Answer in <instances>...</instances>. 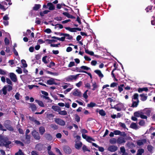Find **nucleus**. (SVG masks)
<instances>
[{
	"mask_svg": "<svg viewBox=\"0 0 155 155\" xmlns=\"http://www.w3.org/2000/svg\"><path fill=\"white\" fill-rule=\"evenodd\" d=\"M45 131V128L44 127H41L39 128V132L42 135Z\"/></svg>",
	"mask_w": 155,
	"mask_h": 155,
	"instance_id": "nucleus-26",
	"label": "nucleus"
},
{
	"mask_svg": "<svg viewBox=\"0 0 155 155\" xmlns=\"http://www.w3.org/2000/svg\"><path fill=\"white\" fill-rule=\"evenodd\" d=\"M144 152V149H140L138 150L136 155H142V154Z\"/></svg>",
	"mask_w": 155,
	"mask_h": 155,
	"instance_id": "nucleus-28",
	"label": "nucleus"
},
{
	"mask_svg": "<svg viewBox=\"0 0 155 155\" xmlns=\"http://www.w3.org/2000/svg\"><path fill=\"white\" fill-rule=\"evenodd\" d=\"M65 28L66 30L71 32H75L77 31H81V29L78 28H71L69 27H66Z\"/></svg>",
	"mask_w": 155,
	"mask_h": 155,
	"instance_id": "nucleus-4",
	"label": "nucleus"
},
{
	"mask_svg": "<svg viewBox=\"0 0 155 155\" xmlns=\"http://www.w3.org/2000/svg\"><path fill=\"white\" fill-rule=\"evenodd\" d=\"M48 57L46 56H45L42 58V61L45 64H47L49 62V60L47 59Z\"/></svg>",
	"mask_w": 155,
	"mask_h": 155,
	"instance_id": "nucleus-30",
	"label": "nucleus"
},
{
	"mask_svg": "<svg viewBox=\"0 0 155 155\" xmlns=\"http://www.w3.org/2000/svg\"><path fill=\"white\" fill-rule=\"evenodd\" d=\"M6 49L5 50V52L7 53H9V54L7 55V56H10L12 55V52H10V49L8 47H6Z\"/></svg>",
	"mask_w": 155,
	"mask_h": 155,
	"instance_id": "nucleus-34",
	"label": "nucleus"
},
{
	"mask_svg": "<svg viewBox=\"0 0 155 155\" xmlns=\"http://www.w3.org/2000/svg\"><path fill=\"white\" fill-rule=\"evenodd\" d=\"M82 145V143L81 142L78 141L76 142L75 147L77 149L79 150L81 147Z\"/></svg>",
	"mask_w": 155,
	"mask_h": 155,
	"instance_id": "nucleus-13",
	"label": "nucleus"
},
{
	"mask_svg": "<svg viewBox=\"0 0 155 155\" xmlns=\"http://www.w3.org/2000/svg\"><path fill=\"white\" fill-rule=\"evenodd\" d=\"M141 113H143L142 112L136 111L134 113V116L135 117H140Z\"/></svg>",
	"mask_w": 155,
	"mask_h": 155,
	"instance_id": "nucleus-31",
	"label": "nucleus"
},
{
	"mask_svg": "<svg viewBox=\"0 0 155 155\" xmlns=\"http://www.w3.org/2000/svg\"><path fill=\"white\" fill-rule=\"evenodd\" d=\"M97 75L99 78H100V79L104 76V75L102 73L101 71L99 70H97Z\"/></svg>",
	"mask_w": 155,
	"mask_h": 155,
	"instance_id": "nucleus-33",
	"label": "nucleus"
},
{
	"mask_svg": "<svg viewBox=\"0 0 155 155\" xmlns=\"http://www.w3.org/2000/svg\"><path fill=\"white\" fill-rule=\"evenodd\" d=\"M139 124L140 126H143L145 124V122L143 120H141L139 122Z\"/></svg>",
	"mask_w": 155,
	"mask_h": 155,
	"instance_id": "nucleus-57",
	"label": "nucleus"
},
{
	"mask_svg": "<svg viewBox=\"0 0 155 155\" xmlns=\"http://www.w3.org/2000/svg\"><path fill=\"white\" fill-rule=\"evenodd\" d=\"M7 89L6 87H5V86L2 89V91L4 95H6L7 94Z\"/></svg>",
	"mask_w": 155,
	"mask_h": 155,
	"instance_id": "nucleus-54",
	"label": "nucleus"
},
{
	"mask_svg": "<svg viewBox=\"0 0 155 155\" xmlns=\"http://www.w3.org/2000/svg\"><path fill=\"white\" fill-rule=\"evenodd\" d=\"M78 75H71L68 77L69 80H72L73 79H76Z\"/></svg>",
	"mask_w": 155,
	"mask_h": 155,
	"instance_id": "nucleus-41",
	"label": "nucleus"
},
{
	"mask_svg": "<svg viewBox=\"0 0 155 155\" xmlns=\"http://www.w3.org/2000/svg\"><path fill=\"white\" fill-rule=\"evenodd\" d=\"M118 84L116 82H113L111 83L110 85V87H114L117 86Z\"/></svg>",
	"mask_w": 155,
	"mask_h": 155,
	"instance_id": "nucleus-58",
	"label": "nucleus"
},
{
	"mask_svg": "<svg viewBox=\"0 0 155 155\" xmlns=\"http://www.w3.org/2000/svg\"><path fill=\"white\" fill-rule=\"evenodd\" d=\"M47 84L49 85L56 84L55 82V80L52 78H51V79L47 80Z\"/></svg>",
	"mask_w": 155,
	"mask_h": 155,
	"instance_id": "nucleus-12",
	"label": "nucleus"
},
{
	"mask_svg": "<svg viewBox=\"0 0 155 155\" xmlns=\"http://www.w3.org/2000/svg\"><path fill=\"white\" fill-rule=\"evenodd\" d=\"M75 64L74 62H71L68 65V67H71L74 66Z\"/></svg>",
	"mask_w": 155,
	"mask_h": 155,
	"instance_id": "nucleus-64",
	"label": "nucleus"
},
{
	"mask_svg": "<svg viewBox=\"0 0 155 155\" xmlns=\"http://www.w3.org/2000/svg\"><path fill=\"white\" fill-rule=\"evenodd\" d=\"M47 5L49 7L48 9L50 10H53L54 9V5L51 3H48Z\"/></svg>",
	"mask_w": 155,
	"mask_h": 155,
	"instance_id": "nucleus-21",
	"label": "nucleus"
},
{
	"mask_svg": "<svg viewBox=\"0 0 155 155\" xmlns=\"http://www.w3.org/2000/svg\"><path fill=\"white\" fill-rule=\"evenodd\" d=\"M63 14L68 18H71L72 16L70 15L68 13L64 12L63 13Z\"/></svg>",
	"mask_w": 155,
	"mask_h": 155,
	"instance_id": "nucleus-47",
	"label": "nucleus"
},
{
	"mask_svg": "<svg viewBox=\"0 0 155 155\" xmlns=\"http://www.w3.org/2000/svg\"><path fill=\"white\" fill-rule=\"evenodd\" d=\"M62 87H63V89H70L71 90H72L74 87L72 85H71L69 83H65L64 85H63Z\"/></svg>",
	"mask_w": 155,
	"mask_h": 155,
	"instance_id": "nucleus-5",
	"label": "nucleus"
},
{
	"mask_svg": "<svg viewBox=\"0 0 155 155\" xmlns=\"http://www.w3.org/2000/svg\"><path fill=\"white\" fill-rule=\"evenodd\" d=\"M30 137L29 135H26V138L23 141L25 143H29Z\"/></svg>",
	"mask_w": 155,
	"mask_h": 155,
	"instance_id": "nucleus-20",
	"label": "nucleus"
},
{
	"mask_svg": "<svg viewBox=\"0 0 155 155\" xmlns=\"http://www.w3.org/2000/svg\"><path fill=\"white\" fill-rule=\"evenodd\" d=\"M85 52L91 55H93L94 54V52L91 51H90L87 49H85Z\"/></svg>",
	"mask_w": 155,
	"mask_h": 155,
	"instance_id": "nucleus-44",
	"label": "nucleus"
},
{
	"mask_svg": "<svg viewBox=\"0 0 155 155\" xmlns=\"http://www.w3.org/2000/svg\"><path fill=\"white\" fill-rule=\"evenodd\" d=\"M153 147L150 145H149L147 146V149L149 152L151 153L153 150Z\"/></svg>",
	"mask_w": 155,
	"mask_h": 155,
	"instance_id": "nucleus-35",
	"label": "nucleus"
},
{
	"mask_svg": "<svg viewBox=\"0 0 155 155\" xmlns=\"http://www.w3.org/2000/svg\"><path fill=\"white\" fill-rule=\"evenodd\" d=\"M73 94L75 96H80L81 95V92L78 89H75L72 91Z\"/></svg>",
	"mask_w": 155,
	"mask_h": 155,
	"instance_id": "nucleus-8",
	"label": "nucleus"
},
{
	"mask_svg": "<svg viewBox=\"0 0 155 155\" xmlns=\"http://www.w3.org/2000/svg\"><path fill=\"white\" fill-rule=\"evenodd\" d=\"M35 101L41 107H44V105L43 102L40 101L36 100Z\"/></svg>",
	"mask_w": 155,
	"mask_h": 155,
	"instance_id": "nucleus-29",
	"label": "nucleus"
},
{
	"mask_svg": "<svg viewBox=\"0 0 155 155\" xmlns=\"http://www.w3.org/2000/svg\"><path fill=\"white\" fill-rule=\"evenodd\" d=\"M10 78L11 80L14 82L17 81V78L16 75L13 73H10L9 74Z\"/></svg>",
	"mask_w": 155,
	"mask_h": 155,
	"instance_id": "nucleus-6",
	"label": "nucleus"
},
{
	"mask_svg": "<svg viewBox=\"0 0 155 155\" xmlns=\"http://www.w3.org/2000/svg\"><path fill=\"white\" fill-rule=\"evenodd\" d=\"M5 87H6V89H7L8 91H10L12 90V87L11 85H5Z\"/></svg>",
	"mask_w": 155,
	"mask_h": 155,
	"instance_id": "nucleus-49",
	"label": "nucleus"
},
{
	"mask_svg": "<svg viewBox=\"0 0 155 155\" xmlns=\"http://www.w3.org/2000/svg\"><path fill=\"white\" fill-rule=\"evenodd\" d=\"M6 74V72L0 68V74L2 75H5Z\"/></svg>",
	"mask_w": 155,
	"mask_h": 155,
	"instance_id": "nucleus-59",
	"label": "nucleus"
},
{
	"mask_svg": "<svg viewBox=\"0 0 155 155\" xmlns=\"http://www.w3.org/2000/svg\"><path fill=\"white\" fill-rule=\"evenodd\" d=\"M15 155H23V154L21 150H20L18 153H15Z\"/></svg>",
	"mask_w": 155,
	"mask_h": 155,
	"instance_id": "nucleus-62",
	"label": "nucleus"
},
{
	"mask_svg": "<svg viewBox=\"0 0 155 155\" xmlns=\"http://www.w3.org/2000/svg\"><path fill=\"white\" fill-rule=\"evenodd\" d=\"M61 35L64 36L65 38L69 40H71L72 39V37L68 34H61Z\"/></svg>",
	"mask_w": 155,
	"mask_h": 155,
	"instance_id": "nucleus-17",
	"label": "nucleus"
},
{
	"mask_svg": "<svg viewBox=\"0 0 155 155\" xmlns=\"http://www.w3.org/2000/svg\"><path fill=\"white\" fill-rule=\"evenodd\" d=\"M98 112H99V114L102 116H104L106 115L105 111L103 109L99 110V111L97 110Z\"/></svg>",
	"mask_w": 155,
	"mask_h": 155,
	"instance_id": "nucleus-25",
	"label": "nucleus"
},
{
	"mask_svg": "<svg viewBox=\"0 0 155 155\" xmlns=\"http://www.w3.org/2000/svg\"><path fill=\"white\" fill-rule=\"evenodd\" d=\"M147 142V140L146 139L144 138L141 140H139L137 142V144L138 145L140 146L143 145L144 143H145Z\"/></svg>",
	"mask_w": 155,
	"mask_h": 155,
	"instance_id": "nucleus-11",
	"label": "nucleus"
},
{
	"mask_svg": "<svg viewBox=\"0 0 155 155\" xmlns=\"http://www.w3.org/2000/svg\"><path fill=\"white\" fill-rule=\"evenodd\" d=\"M80 117L77 114H75V120L77 122H78L80 121Z\"/></svg>",
	"mask_w": 155,
	"mask_h": 155,
	"instance_id": "nucleus-46",
	"label": "nucleus"
},
{
	"mask_svg": "<svg viewBox=\"0 0 155 155\" xmlns=\"http://www.w3.org/2000/svg\"><path fill=\"white\" fill-rule=\"evenodd\" d=\"M140 96L141 100L143 101H146L147 98V96L145 95L144 94H140Z\"/></svg>",
	"mask_w": 155,
	"mask_h": 155,
	"instance_id": "nucleus-18",
	"label": "nucleus"
},
{
	"mask_svg": "<svg viewBox=\"0 0 155 155\" xmlns=\"http://www.w3.org/2000/svg\"><path fill=\"white\" fill-rule=\"evenodd\" d=\"M52 109L54 110L55 111H58L59 109V107L55 106H53L52 107Z\"/></svg>",
	"mask_w": 155,
	"mask_h": 155,
	"instance_id": "nucleus-51",
	"label": "nucleus"
},
{
	"mask_svg": "<svg viewBox=\"0 0 155 155\" xmlns=\"http://www.w3.org/2000/svg\"><path fill=\"white\" fill-rule=\"evenodd\" d=\"M41 5L39 4H35L33 7V9L35 10H37L41 7Z\"/></svg>",
	"mask_w": 155,
	"mask_h": 155,
	"instance_id": "nucleus-36",
	"label": "nucleus"
},
{
	"mask_svg": "<svg viewBox=\"0 0 155 155\" xmlns=\"http://www.w3.org/2000/svg\"><path fill=\"white\" fill-rule=\"evenodd\" d=\"M64 151L66 153L69 154L71 153V150L70 147H66L64 148Z\"/></svg>",
	"mask_w": 155,
	"mask_h": 155,
	"instance_id": "nucleus-22",
	"label": "nucleus"
},
{
	"mask_svg": "<svg viewBox=\"0 0 155 155\" xmlns=\"http://www.w3.org/2000/svg\"><path fill=\"white\" fill-rule=\"evenodd\" d=\"M15 98L17 100H19L20 95L18 93H17L15 96Z\"/></svg>",
	"mask_w": 155,
	"mask_h": 155,
	"instance_id": "nucleus-60",
	"label": "nucleus"
},
{
	"mask_svg": "<svg viewBox=\"0 0 155 155\" xmlns=\"http://www.w3.org/2000/svg\"><path fill=\"white\" fill-rule=\"evenodd\" d=\"M59 114L62 115H66L67 114V112L65 110L61 111L59 112Z\"/></svg>",
	"mask_w": 155,
	"mask_h": 155,
	"instance_id": "nucleus-53",
	"label": "nucleus"
},
{
	"mask_svg": "<svg viewBox=\"0 0 155 155\" xmlns=\"http://www.w3.org/2000/svg\"><path fill=\"white\" fill-rule=\"evenodd\" d=\"M110 105L111 108L114 109L117 111H121L123 106V105L122 104H118L115 106H113L111 104H110Z\"/></svg>",
	"mask_w": 155,
	"mask_h": 155,
	"instance_id": "nucleus-3",
	"label": "nucleus"
},
{
	"mask_svg": "<svg viewBox=\"0 0 155 155\" xmlns=\"http://www.w3.org/2000/svg\"><path fill=\"white\" fill-rule=\"evenodd\" d=\"M17 68L18 69L16 70V72L19 74H21L22 73V70L21 68L19 67H18Z\"/></svg>",
	"mask_w": 155,
	"mask_h": 155,
	"instance_id": "nucleus-52",
	"label": "nucleus"
},
{
	"mask_svg": "<svg viewBox=\"0 0 155 155\" xmlns=\"http://www.w3.org/2000/svg\"><path fill=\"white\" fill-rule=\"evenodd\" d=\"M81 69L87 70L90 69V68L87 67L86 66H82L81 67Z\"/></svg>",
	"mask_w": 155,
	"mask_h": 155,
	"instance_id": "nucleus-56",
	"label": "nucleus"
},
{
	"mask_svg": "<svg viewBox=\"0 0 155 155\" xmlns=\"http://www.w3.org/2000/svg\"><path fill=\"white\" fill-rule=\"evenodd\" d=\"M114 134L115 135H120L121 132L119 130H115L114 131Z\"/></svg>",
	"mask_w": 155,
	"mask_h": 155,
	"instance_id": "nucleus-55",
	"label": "nucleus"
},
{
	"mask_svg": "<svg viewBox=\"0 0 155 155\" xmlns=\"http://www.w3.org/2000/svg\"><path fill=\"white\" fill-rule=\"evenodd\" d=\"M132 104L131 107H137L139 104V100H137L136 101H134L132 100Z\"/></svg>",
	"mask_w": 155,
	"mask_h": 155,
	"instance_id": "nucleus-15",
	"label": "nucleus"
},
{
	"mask_svg": "<svg viewBox=\"0 0 155 155\" xmlns=\"http://www.w3.org/2000/svg\"><path fill=\"white\" fill-rule=\"evenodd\" d=\"M125 142L124 139L121 137H119L117 140V142L119 144L124 143H125Z\"/></svg>",
	"mask_w": 155,
	"mask_h": 155,
	"instance_id": "nucleus-14",
	"label": "nucleus"
},
{
	"mask_svg": "<svg viewBox=\"0 0 155 155\" xmlns=\"http://www.w3.org/2000/svg\"><path fill=\"white\" fill-rule=\"evenodd\" d=\"M130 127L135 129H136L137 128V126L136 123L132 122L130 126Z\"/></svg>",
	"mask_w": 155,
	"mask_h": 155,
	"instance_id": "nucleus-23",
	"label": "nucleus"
},
{
	"mask_svg": "<svg viewBox=\"0 0 155 155\" xmlns=\"http://www.w3.org/2000/svg\"><path fill=\"white\" fill-rule=\"evenodd\" d=\"M138 94L137 93H135L133 96V99L136 100L137 101L139 100L138 98Z\"/></svg>",
	"mask_w": 155,
	"mask_h": 155,
	"instance_id": "nucleus-40",
	"label": "nucleus"
},
{
	"mask_svg": "<svg viewBox=\"0 0 155 155\" xmlns=\"http://www.w3.org/2000/svg\"><path fill=\"white\" fill-rule=\"evenodd\" d=\"M153 7V6L152 5H150L148 6L145 9L146 12H149L151 10L152 8Z\"/></svg>",
	"mask_w": 155,
	"mask_h": 155,
	"instance_id": "nucleus-42",
	"label": "nucleus"
},
{
	"mask_svg": "<svg viewBox=\"0 0 155 155\" xmlns=\"http://www.w3.org/2000/svg\"><path fill=\"white\" fill-rule=\"evenodd\" d=\"M52 38H54L58 40H59L61 41H64V39H65V37L64 36V37H62L61 38H58L56 37H52Z\"/></svg>",
	"mask_w": 155,
	"mask_h": 155,
	"instance_id": "nucleus-32",
	"label": "nucleus"
},
{
	"mask_svg": "<svg viewBox=\"0 0 155 155\" xmlns=\"http://www.w3.org/2000/svg\"><path fill=\"white\" fill-rule=\"evenodd\" d=\"M96 105L95 103L93 102H91L90 103L88 104H87V107H94Z\"/></svg>",
	"mask_w": 155,
	"mask_h": 155,
	"instance_id": "nucleus-38",
	"label": "nucleus"
},
{
	"mask_svg": "<svg viewBox=\"0 0 155 155\" xmlns=\"http://www.w3.org/2000/svg\"><path fill=\"white\" fill-rule=\"evenodd\" d=\"M55 122L59 125L64 126L65 125V122L64 121L59 118H56L55 120Z\"/></svg>",
	"mask_w": 155,
	"mask_h": 155,
	"instance_id": "nucleus-7",
	"label": "nucleus"
},
{
	"mask_svg": "<svg viewBox=\"0 0 155 155\" xmlns=\"http://www.w3.org/2000/svg\"><path fill=\"white\" fill-rule=\"evenodd\" d=\"M45 137L48 140H51L52 139V137L49 134H47L45 135Z\"/></svg>",
	"mask_w": 155,
	"mask_h": 155,
	"instance_id": "nucleus-48",
	"label": "nucleus"
},
{
	"mask_svg": "<svg viewBox=\"0 0 155 155\" xmlns=\"http://www.w3.org/2000/svg\"><path fill=\"white\" fill-rule=\"evenodd\" d=\"M119 124L120 125V126L124 128L125 129L126 128V126L125 124L124 123L120 122L119 123Z\"/></svg>",
	"mask_w": 155,
	"mask_h": 155,
	"instance_id": "nucleus-61",
	"label": "nucleus"
},
{
	"mask_svg": "<svg viewBox=\"0 0 155 155\" xmlns=\"http://www.w3.org/2000/svg\"><path fill=\"white\" fill-rule=\"evenodd\" d=\"M32 135L34 137L35 139L37 140H39L40 139V137L39 135V134L35 130H34L32 132Z\"/></svg>",
	"mask_w": 155,
	"mask_h": 155,
	"instance_id": "nucleus-9",
	"label": "nucleus"
},
{
	"mask_svg": "<svg viewBox=\"0 0 155 155\" xmlns=\"http://www.w3.org/2000/svg\"><path fill=\"white\" fill-rule=\"evenodd\" d=\"M88 90H86L83 94V97H84V98L86 99H87L88 98V96L87 94V92H88Z\"/></svg>",
	"mask_w": 155,
	"mask_h": 155,
	"instance_id": "nucleus-50",
	"label": "nucleus"
},
{
	"mask_svg": "<svg viewBox=\"0 0 155 155\" xmlns=\"http://www.w3.org/2000/svg\"><path fill=\"white\" fill-rule=\"evenodd\" d=\"M30 107L32 111H35L37 109V107L35 105L33 104H30Z\"/></svg>",
	"mask_w": 155,
	"mask_h": 155,
	"instance_id": "nucleus-24",
	"label": "nucleus"
},
{
	"mask_svg": "<svg viewBox=\"0 0 155 155\" xmlns=\"http://www.w3.org/2000/svg\"><path fill=\"white\" fill-rule=\"evenodd\" d=\"M114 68L113 69L112 71L111 74L112 75V77L115 78V75L114 74V72L117 68V63L116 62H115L114 64Z\"/></svg>",
	"mask_w": 155,
	"mask_h": 155,
	"instance_id": "nucleus-16",
	"label": "nucleus"
},
{
	"mask_svg": "<svg viewBox=\"0 0 155 155\" xmlns=\"http://www.w3.org/2000/svg\"><path fill=\"white\" fill-rule=\"evenodd\" d=\"M117 140L115 138H113L110 140V142L111 144H114L116 143Z\"/></svg>",
	"mask_w": 155,
	"mask_h": 155,
	"instance_id": "nucleus-45",
	"label": "nucleus"
},
{
	"mask_svg": "<svg viewBox=\"0 0 155 155\" xmlns=\"http://www.w3.org/2000/svg\"><path fill=\"white\" fill-rule=\"evenodd\" d=\"M21 62L23 65V68H26L27 66V64L26 63L24 59H22L21 60Z\"/></svg>",
	"mask_w": 155,
	"mask_h": 155,
	"instance_id": "nucleus-37",
	"label": "nucleus"
},
{
	"mask_svg": "<svg viewBox=\"0 0 155 155\" xmlns=\"http://www.w3.org/2000/svg\"><path fill=\"white\" fill-rule=\"evenodd\" d=\"M10 143L11 142L7 137L0 135V146H5L6 147H8Z\"/></svg>",
	"mask_w": 155,
	"mask_h": 155,
	"instance_id": "nucleus-1",
	"label": "nucleus"
},
{
	"mask_svg": "<svg viewBox=\"0 0 155 155\" xmlns=\"http://www.w3.org/2000/svg\"><path fill=\"white\" fill-rule=\"evenodd\" d=\"M87 133V131L85 129L82 130V136L83 138L85 139L89 142H92V141H95V140L92 137L87 136L85 134Z\"/></svg>",
	"mask_w": 155,
	"mask_h": 155,
	"instance_id": "nucleus-2",
	"label": "nucleus"
},
{
	"mask_svg": "<svg viewBox=\"0 0 155 155\" xmlns=\"http://www.w3.org/2000/svg\"><path fill=\"white\" fill-rule=\"evenodd\" d=\"M49 12V11L48 10H46L44 11L43 12H41L40 13V15L41 16H43L44 15L47 13Z\"/></svg>",
	"mask_w": 155,
	"mask_h": 155,
	"instance_id": "nucleus-43",
	"label": "nucleus"
},
{
	"mask_svg": "<svg viewBox=\"0 0 155 155\" xmlns=\"http://www.w3.org/2000/svg\"><path fill=\"white\" fill-rule=\"evenodd\" d=\"M145 91L147 92L148 91V89L147 87L143 88H139L138 89V91L139 93H141L143 91Z\"/></svg>",
	"mask_w": 155,
	"mask_h": 155,
	"instance_id": "nucleus-19",
	"label": "nucleus"
},
{
	"mask_svg": "<svg viewBox=\"0 0 155 155\" xmlns=\"http://www.w3.org/2000/svg\"><path fill=\"white\" fill-rule=\"evenodd\" d=\"M55 65V63L53 62H50V64L49 65H48L47 66L49 68H51L52 66H54Z\"/></svg>",
	"mask_w": 155,
	"mask_h": 155,
	"instance_id": "nucleus-63",
	"label": "nucleus"
},
{
	"mask_svg": "<svg viewBox=\"0 0 155 155\" xmlns=\"http://www.w3.org/2000/svg\"><path fill=\"white\" fill-rule=\"evenodd\" d=\"M124 86V84H120L118 86V90L119 93H121L123 90V87Z\"/></svg>",
	"mask_w": 155,
	"mask_h": 155,
	"instance_id": "nucleus-27",
	"label": "nucleus"
},
{
	"mask_svg": "<svg viewBox=\"0 0 155 155\" xmlns=\"http://www.w3.org/2000/svg\"><path fill=\"white\" fill-rule=\"evenodd\" d=\"M117 147L114 145L110 146L108 148V150L111 152H114L117 150Z\"/></svg>",
	"mask_w": 155,
	"mask_h": 155,
	"instance_id": "nucleus-10",
	"label": "nucleus"
},
{
	"mask_svg": "<svg viewBox=\"0 0 155 155\" xmlns=\"http://www.w3.org/2000/svg\"><path fill=\"white\" fill-rule=\"evenodd\" d=\"M144 111L145 112V114L148 116L150 115V114L151 111L150 110L148 109H145Z\"/></svg>",
	"mask_w": 155,
	"mask_h": 155,
	"instance_id": "nucleus-39",
	"label": "nucleus"
}]
</instances>
